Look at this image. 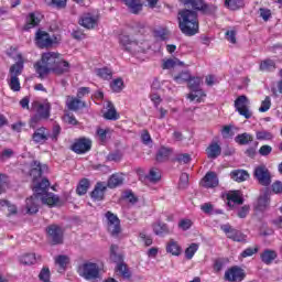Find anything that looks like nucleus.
Instances as JSON below:
<instances>
[{
  "mask_svg": "<svg viewBox=\"0 0 282 282\" xmlns=\"http://www.w3.org/2000/svg\"><path fill=\"white\" fill-rule=\"evenodd\" d=\"M178 29L185 36H195L199 33V18L197 11L182 9L177 14Z\"/></svg>",
  "mask_w": 282,
  "mask_h": 282,
  "instance_id": "f257e3e1",
  "label": "nucleus"
},
{
  "mask_svg": "<svg viewBox=\"0 0 282 282\" xmlns=\"http://www.w3.org/2000/svg\"><path fill=\"white\" fill-rule=\"evenodd\" d=\"M50 181L47 178H43L40 183L33 186L34 195L26 198V205L22 213L24 215H36L39 213V197L48 193Z\"/></svg>",
  "mask_w": 282,
  "mask_h": 282,
  "instance_id": "f03ea898",
  "label": "nucleus"
},
{
  "mask_svg": "<svg viewBox=\"0 0 282 282\" xmlns=\"http://www.w3.org/2000/svg\"><path fill=\"white\" fill-rule=\"evenodd\" d=\"M61 57V54L55 52L43 53L41 61L34 64V69L39 74L40 78H44L52 72L56 65V62Z\"/></svg>",
  "mask_w": 282,
  "mask_h": 282,
  "instance_id": "7ed1b4c3",
  "label": "nucleus"
},
{
  "mask_svg": "<svg viewBox=\"0 0 282 282\" xmlns=\"http://www.w3.org/2000/svg\"><path fill=\"white\" fill-rule=\"evenodd\" d=\"M32 109L35 115L31 117L29 122L31 129H36V124H39L41 120H50L52 112V104H50V101H33Z\"/></svg>",
  "mask_w": 282,
  "mask_h": 282,
  "instance_id": "20e7f679",
  "label": "nucleus"
},
{
  "mask_svg": "<svg viewBox=\"0 0 282 282\" xmlns=\"http://www.w3.org/2000/svg\"><path fill=\"white\" fill-rule=\"evenodd\" d=\"M79 276H83L86 281H95V279H100V267L94 262H84L78 267L77 270Z\"/></svg>",
  "mask_w": 282,
  "mask_h": 282,
  "instance_id": "39448f33",
  "label": "nucleus"
},
{
  "mask_svg": "<svg viewBox=\"0 0 282 282\" xmlns=\"http://www.w3.org/2000/svg\"><path fill=\"white\" fill-rule=\"evenodd\" d=\"M188 82V88L191 89L192 94L187 96V98L193 102V100H196L197 102H202V98H206V93L202 88H199V85H202V77H189Z\"/></svg>",
  "mask_w": 282,
  "mask_h": 282,
  "instance_id": "423d86ee",
  "label": "nucleus"
},
{
  "mask_svg": "<svg viewBox=\"0 0 282 282\" xmlns=\"http://www.w3.org/2000/svg\"><path fill=\"white\" fill-rule=\"evenodd\" d=\"M107 221V230L111 235V237H118L120 232H122V228L120 227V218L111 212H107L105 214Z\"/></svg>",
  "mask_w": 282,
  "mask_h": 282,
  "instance_id": "0eeeda50",
  "label": "nucleus"
},
{
  "mask_svg": "<svg viewBox=\"0 0 282 282\" xmlns=\"http://www.w3.org/2000/svg\"><path fill=\"white\" fill-rule=\"evenodd\" d=\"M235 109L240 116H243L247 120L252 118V111H250V99L246 95L239 96L235 100Z\"/></svg>",
  "mask_w": 282,
  "mask_h": 282,
  "instance_id": "6e6552de",
  "label": "nucleus"
},
{
  "mask_svg": "<svg viewBox=\"0 0 282 282\" xmlns=\"http://www.w3.org/2000/svg\"><path fill=\"white\" fill-rule=\"evenodd\" d=\"M253 176L261 184V186H270L272 184V176L270 170L265 165H259L254 169Z\"/></svg>",
  "mask_w": 282,
  "mask_h": 282,
  "instance_id": "1a4fd4ad",
  "label": "nucleus"
},
{
  "mask_svg": "<svg viewBox=\"0 0 282 282\" xmlns=\"http://www.w3.org/2000/svg\"><path fill=\"white\" fill-rule=\"evenodd\" d=\"M119 43L126 50V52H130V54H138L142 52V47L135 40H131L129 35H120Z\"/></svg>",
  "mask_w": 282,
  "mask_h": 282,
  "instance_id": "9d476101",
  "label": "nucleus"
},
{
  "mask_svg": "<svg viewBox=\"0 0 282 282\" xmlns=\"http://www.w3.org/2000/svg\"><path fill=\"white\" fill-rule=\"evenodd\" d=\"M220 229L225 232L228 239H231L232 241L243 242L247 239V236L243 232L232 228L230 225H221Z\"/></svg>",
  "mask_w": 282,
  "mask_h": 282,
  "instance_id": "9b49d317",
  "label": "nucleus"
},
{
  "mask_svg": "<svg viewBox=\"0 0 282 282\" xmlns=\"http://www.w3.org/2000/svg\"><path fill=\"white\" fill-rule=\"evenodd\" d=\"M48 240L56 246L63 243V229L58 225H51L46 228Z\"/></svg>",
  "mask_w": 282,
  "mask_h": 282,
  "instance_id": "f8f14e48",
  "label": "nucleus"
},
{
  "mask_svg": "<svg viewBox=\"0 0 282 282\" xmlns=\"http://www.w3.org/2000/svg\"><path fill=\"white\" fill-rule=\"evenodd\" d=\"M72 151H74V153H77V155H83V153L91 151V140L87 138L78 139L72 145Z\"/></svg>",
  "mask_w": 282,
  "mask_h": 282,
  "instance_id": "ddd939ff",
  "label": "nucleus"
},
{
  "mask_svg": "<svg viewBox=\"0 0 282 282\" xmlns=\"http://www.w3.org/2000/svg\"><path fill=\"white\" fill-rule=\"evenodd\" d=\"M35 43L41 50L45 47H52L54 40L50 36V33L39 30L35 34Z\"/></svg>",
  "mask_w": 282,
  "mask_h": 282,
  "instance_id": "4468645a",
  "label": "nucleus"
},
{
  "mask_svg": "<svg viewBox=\"0 0 282 282\" xmlns=\"http://www.w3.org/2000/svg\"><path fill=\"white\" fill-rule=\"evenodd\" d=\"M183 6H191L197 12L210 13V7L204 0H181Z\"/></svg>",
  "mask_w": 282,
  "mask_h": 282,
  "instance_id": "2eb2a0df",
  "label": "nucleus"
},
{
  "mask_svg": "<svg viewBox=\"0 0 282 282\" xmlns=\"http://www.w3.org/2000/svg\"><path fill=\"white\" fill-rule=\"evenodd\" d=\"M225 279L230 282H240L246 279V272L239 267H234L225 272Z\"/></svg>",
  "mask_w": 282,
  "mask_h": 282,
  "instance_id": "dca6fc26",
  "label": "nucleus"
},
{
  "mask_svg": "<svg viewBox=\"0 0 282 282\" xmlns=\"http://www.w3.org/2000/svg\"><path fill=\"white\" fill-rule=\"evenodd\" d=\"M200 186L204 188H217L219 186V177L215 172H207L200 181Z\"/></svg>",
  "mask_w": 282,
  "mask_h": 282,
  "instance_id": "f3484780",
  "label": "nucleus"
},
{
  "mask_svg": "<svg viewBox=\"0 0 282 282\" xmlns=\"http://www.w3.org/2000/svg\"><path fill=\"white\" fill-rule=\"evenodd\" d=\"M43 173H47V166L41 164L39 161H32L30 176L33 177V182H36L39 177H42Z\"/></svg>",
  "mask_w": 282,
  "mask_h": 282,
  "instance_id": "a211bd4d",
  "label": "nucleus"
},
{
  "mask_svg": "<svg viewBox=\"0 0 282 282\" xmlns=\"http://www.w3.org/2000/svg\"><path fill=\"white\" fill-rule=\"evenodd\" d=\"M32 140L35 144H43L50 140V131L45 127L37 128L32 134Z\"/></svg>",
  "mask_w": 282,
  "mask_h": 282,
  "instance_id": "6ab92c4d",
  "label": "nucleus"
},
{
  "mask_svg": "<svg viewBox=\"0 0 282 282\" xmlns=\"http://www.w3.org/2000/svg\"><path fill=\"white\" fill-rule=\"evenodd\" d=\"M79 25L86 28V30H94L98 25V18L91 13H86L79 19Z\"/></svg>",
  "mask_w": 282,
  "mask_h": 282,
  "instance_id": "aec40b11",
  "label": "nucleus"
},
{
  "mask_svg": "<svg viewBox=\"0 0 282 282\" xmlns=\"http://www.w3.org/2000/svg\"><path fill=\"white\" fill-rule=\"evenodd\" d=\"M106 191H107V184L102 182H98L95 185L94 191L90 193L91 199H94V202H102V199H105Z\"/></svg>",
  "mask_w": 282,
  "mask_h": 282,
  "instance_id": "412c9836",
  "label": "nucleus"
},
{
  "mask_svg": "<svg viewBox=\"0 0 282 282\" xmlns=\"http://www.w3.org/2000/svg\"><path fill=\"white\" fill-rule=\"evenodd\" d=\"M42 204H46V206H61V198L54 193L46 192L40 196Z\"/></svg>",
  "mask_w": 282,
  "mask_h": 282,
  "instance_id": "4be33fe9",
  "label": "nucleus"
},
{
  "mask_svg": "<svg viewBox=\"0 0 282 282\" xmlns=\"http://www.w3.org/2000/svg\"><path fill=\"white\" fill-rule=\"evenodd\" d=\"M43 15L39 12L29 13L26 18V23L24 25V30H32V28H36V25L41 23Z\"/></svg>",
  "mask_w": 282,
  "mask_h": 282,
  "instance_id": "5701e85b",
  "label": "nucleus"
},
{
  "mask_svg": "<svg viewBox=\"0 0 282 282\" xmlns=\"http://www.w3.org/2000/svg\"><path fill=\"white\" fill-rule=\"evenodd\" d=\"M53 74H56V76H62V74H67L69 72V62L65 59H61V57L57 58L55 62V66L53 67Z\"/></svg>",
  "mask_w": 282,
  "mask_h": 282,
  "instance_id": "b1692460",
  "label": "nucleus"
},
{
  "mask_svg": "<svg viewBox=\"0 0 282 282\" xmlns=\"http://www.w3.org/2000/svg\"><path fill=\"white\" fill-rule=\"evenodd\" d=\"M208 160H217L221 155V145L217 142H212L205 150Z\"/></svg>",
  "mask_w": 282,
  "mask_h": 282,
  "instance_id": "393cba45",
  "label": "nucleus"
},
{
  "mask_svg": "<svg viewBox=\"0 0 282 282\" xmlns=\"http://www.w3.org/2000/svg\"><path fill=\"white\" fill-rule=\"evenodd\" d=\"M227 204L230 208L237 204L238 206H241L243 204V197L241 196V192L239 191H232L227 194Z\"/></svg>",
  "mask_w": 282,
  "mask_h": 282,
  "instance_id": "a878e982",
  "label": "nucleus"
},
{
  "mask_svg": "<svg viewBox=\"0 0 282 282\" xmlns=\"http://www.w3.org/2000/svg\"><path fill=\"white\" fill-rule=\"evenodd\" d=\"M15 61L18 62L10 67V76L19 77L23 72V55L18 54Z\"/></svg>",
  "mask_w": 282,
  "mask_h": 282,
  "instance_id": "bb28decb",
  "label": "nucleus"
},
{
  "mask_svg": "<svg viewBox=\"0 0 282 282\" xmlns=\"http://www.w3.org/2000/svg\"><path fill=\"white\" fill-rule=\"evenodd\" d=\"M66 106L70 111H78L85 107V102L76 97H67Z\"/></svg>",
  "mask_w": 282,
  "mask_h": 282,
  "instance_id": "cd10ccee",
  "label": "nucleus"
},
{
  "mask_svg": "<svg viewBox=\"0 0 282 282\" xmlns=\"http://www.w3.org/2000/svg\"><path fill=\"white\" fill-rule=\"evenodd\" d=\"M269 206H270V196L268 195V193L261 194L256 204V210H260V213H263V210L268 209Z\"/></svg>",
  "mask_w": 282,
  "mask_h": 282,
  "instance_id": "c85d7f7f",
  "label": "nucleus"
},
{
  "mask_svg": "<svg viewBox=\"0 0 282 282\" xmlns=\"http://www.w3.org/2000/svg\"><path fill=\"white\" fill-rule=\"evenodd\" d=\"M276 257H279L276 251L271 249H267L260 254L261 261L262 263H265V265H270L276 259Z\"/></svg>",
  "mask_w": 282,
  "mask_h": 282,
  "instance_id": "c756f323",
  "label": "nucleus"
},
{
  "mask_svg": "<svg viewBox=\"0 0 282 282\" xmlns=\"http://www.w3.org/2000/svg\"><path fill=\"white\" fill-rule=\"evenodd\" d=\"M132 14L142 12V0H123Z\"/></svg>",
  "mask_w": 282,
  "mask_h": 282,
  "instance_id": "7c9ffc66",
  "label": "nucleus"
},
{
  "mask_svg": "<svg viewBox=\"0 0 282 282\" xmlns=\"http://www.w3.org/2000/svg\"><path fill=\"white\" fill-rule=\"evenodd\" d=\"M118 250V245L110 246V261L117 263V265L118 263H122V261H124V256L122 253H119Z\"/></svg>",
  "mask_w": 282,
  "mask_h": 282,
  "instance_id": "2f4dec72",
  "label": "nucleus"
},
{
  "mask_svg": "<svg viewBox=\"0 0 282 282\" xmlns=\"http://www.w3.org/2000/svg\"><path fill=\"white\" fill-rule=\"evenodd\" d=\"M253 140H254V137H252V134L248 132L240 133L235 138V142L237 144H240V147H246L250 144V142H252Z\"/></svg>",
  "mask_w": 282,
  "mask_h": 282,
  "instance_id": "473e14b6",
  "label": "nucleus"
},
{
  "mask_svg": "<svg viewBox=\"0 0 282 282\" xmlns=\"http://www.w3.org/2000/svg\"><path fill=\"white\" fill-rule=\"evenodd\" d=\"M40 259L41 257H36V253H26L20 257V263L22 265H34Z\"/></svg>",
  "mask_w": 282,
  "mask_h": 282,
  "instance_id": "72a5a7b5",
  "label": "nucleus"
},
{
  "mask_svg": "<svg viewBox=\"0 0 282 282\" xmlns=\"http://www.w3.org/2000/svg\"><path fill=\"white\" fill-rule=\"evenodd\" d=\"M230 177L234 182H246L250 177V174L245 170H235L230 173Z\"/></svg>",
  "mask_w": 282,
  "mask_h": 282,
  "instance_id": "f704fd0d",
  "label": "nucleus"
},
{
  "mask_svg": "<svg viewBox=\"0 0 282 282\" xmlns=\"http://www.w3.org/2000/svg\"><path fill=\"white\" fill-rule=\"evenodd\" d=\"M171 153H173V149L161 147L156 153V161L158 162H166L169 158H171Z\"/></svg>",
  "mask_w": 282,
  "mask_h": 282,
  "instance_id": "c9c22d12",
  "label": "nucleus"
},
{
  "mask_svg": "<svg viewBox=\"0 0 282 282\" xmlns=\"http://www.w3.org/2000/svg\"><path fill=\"white\" fill-rule=\"evenodd\" d=\"M166 252L173 254L174 257H180L182 254V247L175 240H170L166 246Z\"/></svg>",
  "mask_w": 282,
  "mask_h": 282,
  "instance_id": "e433bc0d",
  "label": "nucleus"
},
{
  "mask_svg": "<svg viewBox=\"0 0 282 282\" xmlns=\"http://www.w3.org/2000/svg\"><path fill=\"white\" fill-rule=\"evenodd\" d=\"M153 232L154 235H158L159 237H164V235H169L171 230L169 229V226L164 223H155L153 225Z\"/></svg>",
  "mask_w": 282,
  "mask_h": 282,
  "instance_id": "4c0bfd02",
  "label": "nucleus"
},
{
  "mask_svg": "<svg viewBox=\"0 0 282 282\" xmlns=\"http://www.w3.org/2000/svg\"><path fill=\"white\" fill-rule=\"evenodd\" d=\"M95 74L102 80H111L113 72L109 67L96 68Z\"/></svg>",
  "mask_w": 282,
  "mask_h": 282,
  "instance_id": "58836bf2",
  "label": "nucleus"
},
{
  "mask_svg": "<svg viewBox=\"0 0 282 282\" xmlns=\"http://www.w3.org/2000/svg\"><path fill=\"white\" fill-rule=\"evenodd\" d=\"M116 271L119 272L120 276L123 279H131V271L127 263H124V260L117 264Z\"/></svg>",
  "mask_w": 282,
  "mask_h": 282,
  "instance_id": "ea45409f",
  "label": "nucleus"
},
{
  "mask_svg": "<svg viewBox=\"0 0 282 282\" xmlns=\"http://www.w3.org/2000/svg\"><path fill=\"white\" fill-rule=\"evenodd\" d=\"M122 182H124V178L122 177V175L112 174L110 176V178L108 180V183L106 186H108V188H116V187L122 185Z\"/></svg>",
  "mask_w": 282,
  "mask_h": 282,
  "instance_id": "a19ab883",
  "label": "nucleus"
},
{
  "mask_svg": "<svg viewBox=\"0 0 282 282\" xmlns=\"http://www.w3.org/2000/svg\"><path fill=\"white\" fill-rule=\"evenodd\" d=\"M104 118L106 120H119L120 115H118V111H116L113 104H108V110L104 113Z\"/></svg>",
  "mask_w": 282,
  "mask_h": 282,
  "instance_id": "79ce46f5",
  "label": "nucleus"
},
{
  "mask_svg": "<svg viewBox=\"0 0 282 282\" xmlns=\"http://www.w3.org/2000/svg\"><path fill=\"white\" fill-rule=\"evenodd\" d=\"M276 64L272 59H265L260 64V72H274Z\"/></svg>",
  "mask_w": 282,
  "mask_h": 282,
  "instance_id": "37998d69",
  "label": "nucleus"
},
{
  "mask_svg": "<svg viewBox=\"0 0 282 282\" xmlns=\"http://www.w3.org/2000/svg\"><path fill=\"white\" fill-rule=\"evenodd\" d=\"M87 191H89V180L83 178L76 188V193L77 195H86Z\"/></svg>",
  "mask_w": 282,
  "mask_h": 282,
  "instance_id": "c03bdc74",
  "label": "nucleus"
},
{
  "mask_svg": "<svg viewBox=\"0 0 282 282\" xmlns=\"http://www.w3.org/2000/svg\"><path fill=\"white\" fill-rule=\"evenodd\" d=\"M56 265H59L58 272H65V268H67V263H69V258L67 256H58L55 259Z\"/></svg>",
  "mask_w": 282,
  "mask_h": 282,
  "instance_id": "a18cd8bd",
  "label": "nucleus"
},
{
  "mask_svg": "<svg viewBox=\"0 0 282 282\" xmlns=\"http://www.w3.org/2000/svg\"><path fill=\"white\" fill-rule=\"evenodd\" d=\"M147 177L149 181L155 184L156 182H160V180H162V173H160V170L158 169H151Z\"/></svg>",
  "mask_w": 282,
  "mask_h": 282,
  "instance_id": "49530a36",
  "label": "nucleus"
},
{
  "mask_svg": "<svg viewBox=\"0 0 282 282\" xmlns=\"http://www.w3.org/2000/svg\"><path fill=\"white\" fill-rule=\"evenodd\" d=\"M9 86L12 91H21V82H19V77H17V75H10Z\"/></svg>",
  "mask_w": 282,
  "mask_h": 282,
  "instance_id": "de8ad7c7",
  "label": "nucleus"
},
{
  "mask_svg": "<svg viewBox=\"0 0 282 282\" xmlns=\"http://www.w3.org/2000/svg\"><path fill=\"white\" fill-rule=\"evenodd\" d=\"M274 138V134L268 130H260L256 132V139L263 141V140H272Z\"/></svg>",
  "mask_w": 282,
  "mask_h": 282,
  "instance_id": "09e8293b",
  "label": "nucleus"
},
{
  "mask_svg": "<svg viewBox=\"0 0 282 282\" xmlns=\"http://www.w3.org/2000/svg\"><path fill=\"white\" fill-rule=\"evenodd\" d=\"M110 87L112 91H115L116 94H120V91H122V87H124V82L122 80V78H117L112 80Z\"/></svg>",
  "mask_w": 282,
  "mask_h": 282,
  "instance_id": "8fccbe9b",
  "label": "nucleus"
},
{
  "mask_svg": "<svg viewBox=\"0 0 282 282\" xmlns=\"http://www.w3.org/2000/svg\"><path fill=\"white\" fill-rule=\"evenodd\" d=\"M175 83L178 85H182L184 83H187V80H191V73L188 72H182L178 75L174 76Z\"/></svg>",
  "mask_w": 282,
  "mask_h": 282,
  "instance_id": "3c124183",
  "label": "nucleus"
},
{
  "mask_svg": "<svg viewBox=\"0 0 282 282\" xmlns=\"http://www.w3.org/2000/svg\"><path fill=\"white\" fill-rule=\"evenodd\" d=\"M173 162H177L178 164H188L191 162V154L188 153H181L176 154L173 159Z\"/></svg>",
  "mask_w": 282,
  "mask_h": 282,
  "instance_id": "603ef678",
  "label": "nucleus"
},
{
  "mask_svg": "<svg viewBox=\"0 0 282 282\" xmlns=\"http://www.w3.org/2000/svg\"><path fill=\"white\" fill-rule=\"evenodd\" d=\"M199 250L198 243H192L186 250H185V258L191 260L193 257H195V252Z\"/></svg>",
  "mask_w": 282,
  "mask_h": 282,
  "instance_id": "864d4df0",
  "label": "nucleus"
},
{
  "mask_svg": "<svg viewBox=\"0 0 282 282\" xmlns=\"http://www.w3.org/2000/svg\"><path fill=\"white\" fill-rule=\"evenodd\" d=\"M225 6L229 8V10H239L241 6H243L242 0H226Z\"/></svg>",
  "mask_w": 282,
  "mask_h": 282,
  "instance_id": "5fc2aeb1",
  "label": "nucleus"
},
{
  "mask_svg": "<svg viewBox=\"0 0 282 282\" xmlns=\"http://www.w3.org/2000/svg\"><path fill=\"white\" fill-rule=\"evenodd\" d=\"M270 107H272V100L267 96L259 108L260 113H265V111L270 110Z\"/></svg>",
  "mask_w": 282,
  "mask_h": 282,
  "instance_id": "6e6d98bb",
  "label": "nucleus"
},
{
  "mask_svg": "<svg viewBox=\"0 0 282 282\" xmlns=\"http://www.w3.org/2000/svg\"><path fill=\"white\" fill-rule=\"evenodd\" d=\"M257 252H259V247H249L240 253V257H242V259H246L248 257L257 254Z\"/></svg>",
  "mask_w": 282,
  "mask_h": 282,
  "instance_id": "4d7b16f0",
  "label": "nucleus"
},
{
  "mask_svg": "<svg viewBox=\"0 0 282 282\" xmlns=\"http://www.w3.org/2000/svg\"><path fill=\"white\" fill-rule=\"evenodd\" d=\"M50 276H51L50 268H43L39 274V279L42 282H52L50 281Z\"/></svg>",
  "mask_w": 282,
  "mask_h": 282,
  "instance_id": "13d9d810",
  "label": "nucleus"
},
{
  "mask_svg": "<svg viewBox=\"0 0 282 282\" xmlns=\"http://www.w3.org/2000/svg\"><path fill=\"white\" fill-rule=\"evenodd\" d=\"M47 6H54L55 8H65L67 6V0H45Z\"/></svg>",
  "mask_w": 282,
  "mask_h": 282,
  "instance_id": "bf43d9fd",
  "label": "nucleus"
},
{
  "mask_svg": "<svg viewBox=\"0 0 282 282\" xmlns=\"http://www.w3.org/2000/svg\"><path fill=\"white\" fill-rule=\"evenodd\" d=\"M64 122H66V124H70L72 127H76V124H78V120H76V117L72 113L64 115Z\"/></svg>",
  "mask_w": 282,
  "mask_h": 282,
  "instance_id": "052dcab7",
  "label": "nucleus"
},
{
  "mask_svg": "<svg viewBox=\"0 0 282 282\" xmlns=\"http://www.w3.org/2000/svg\"><path fill=\"white\" fill-rule=\"evenodd\" d=\"M109 129H102V128H98L97 129V135L100 140V142H107V135L109 133Z\"/></svg>",
  "mask_w": 282,
  "mask_h": 282,
  "instance_id": "680f3d73",
  "label": "nucleus"
},
{
  "mask_svg": "<svg viewBox=\"0 0 282 282\" xmlns=\"http://www.w3.org/2000/svg\"><path fill=\"white\" fill-rule=\"evenodd\" d=\"M248 213H250V205H243L239 210H238V217L240 219H246L248 217Z\"/></svg>",
  "mask_w": 282,
  "mask_h": 282,
  "instance_id": "e2e57ef3",
  "label": "nucleus"
},
{
  "mask_svg": "<svg viewBox=\"0 0 282 282\" xmlns=\"http://www.w3.org/2000/svg\"><path fill=\"white\" fill-rule=\"evenodd\" d=\"M259 153L263 158H268V155H270V153H272V148L270 145H268V144H264V145L260 147Z\"/></svg>",
  "mask_w": 282,
  "mask_h": 282,
  "instance_id": "0e129e2a",
  "label": "nucleus"
},
{
  "mask_svg": "<svg viewBox=\"0 0 282 282\" xmlns=\"http://www.w3.org/2000/svg\"><path fill=\"white\" fill-rule=\"evenodd\" d=\"M191 226H193V221H191V219H182L178 223V228H181V230H188Z\"/></svg>",
  "mask_w": 282,
  "mask_h": 282,
  "instance_id": "69168bd1",
  "label": "nucleus"
},
{
  "mask_svg": "<svg viewBox=\"0 0 282 282\" xmlns=\"http://www.w3.org/2000/svg\"><path fill=\"white\" fill-rule=\"evenodd\" d=\"M141 140L143 144H151V142H153V140L151 139V134L147 130L142 131Z\"/></svg>",
  "mask_w": 282,
  "mask_h": 282,
  "instance_id": "338daca9",
  "label": "nucleus"
},
{
  "mask_svg": "<svg viewBox=\"0 0 282 282\" xmlns=\"http://www.w3.org/2000/svg\"><path fill=\"white\" fill-rule=\"evenodd\" d=\"M272 191H273V193L282 194V182L276 181L275 183H273L272 184Z\"/></svg>",
  "mask_w": 282,
  "mask_h": 282,
  "instance_id": "774afa93",
  "label": "nucleus"
}]
</instances>
